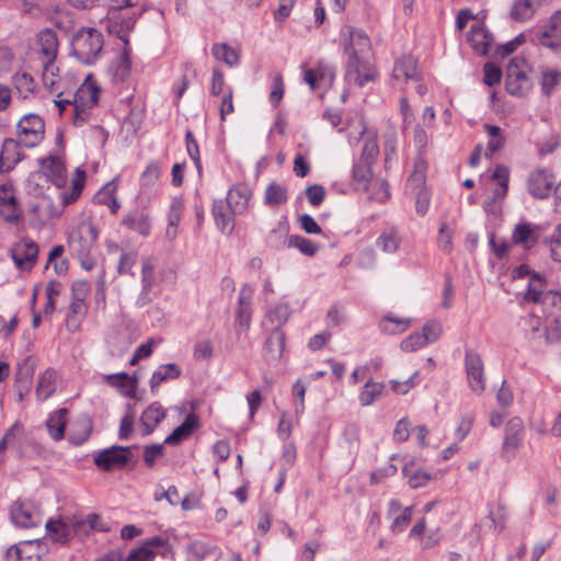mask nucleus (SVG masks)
<instances>
[{
  "mask_svg": "<svg viewBox=\"0 0 561 561\" xmlns=\"http://www.w3.org/2000/svg\"><path fill=\"white\" fill-rule=\"evenodd\" d=\"M540 45L557 49L561 46V10L552 13L547 24L538 35Z\"/></svg>",
  "mask_w": 561,
  "mask_h": 561,
  "instance_id": "16",
  "label": "nucleus"
},
{
  "mask_svg": "<svg viewBox=\"0 0 561 561\" xmlns=\"http://www.w3.org/2000/svg\"><path fill=\"white\" fill-rule=\"evenodd\" d=\"M68 409L60 408L49 415L46 421V427L49 436L58 442L64 438L67 425Z\"/></svg>",
  "mask_w": 561,
  "mask_h": 561,
  "instance_id": "33",
  "label": "nucleus"
},
{
  "mask_svg": "<svg viewBox=\"0 0 561 561\" xmlns=\"http://www.w3.org/2000/svg\"><path fill=\"white\" fill-rule=\"evenodd\" d=\"M392 77L396 80H419L417 62L412 56H403L394 64Z\"/></svg>",
  "mask_w": 561,
  "mask_h": 561,
  "instance_id": "32",
  "label": "nucleus"
},
{
  "mask_svg": "<svg viewBox=\"0 0 561 561\" xmlns=\"http://www.w3.org/2000/svg\"><path fill=\"white\" fill-rule=\"evenodd\" d=\"M211 551V547L203 541H193L186 548L187 561H202Z\"/></svg>",
  "mask_w": 561,
  "mask_h": 561,
  "instance_id": "56",
  "label": "nucleus"
},
{
  "mask_svg": "<svg viewBox=\"0 0 561 561\" xmlns=\"http://www.w3.org/2000/svg\"><path fill=\"white\" fill-rule=\"evenodd\" d=\"M465 366L468 383L471 390L480 396L485 388V377L481 356L473 352H466Z\"/></svg>",
  "mask_w": 561,
  "mask_h": 561,
  "instance_id": "14",
  "label": "nucleus"
},
{
  "mask_svg": "<svg viewBox=\"0 0 561 561\" xmlns=\"http://www.w3.org/2000/svg\"><path fill=\"white\" fill-rule=\"evenodd\" d=\"M285 347V334L282 329H273L264 343V357L267 362L280 358Z\"/></svg>",
  "mask_w": 561,
  "mask_h": 561,
  "instance_id": "26",
  "label": "nucleus"
},
{
  "mask_svg": "<svg viewBox=\"0 0 561 561\" xmlns=\"http://www.w3.org/2000/svg\"><path fill=\"white\" fill-rule=\"evenodd\" d=\"M543 318L546 316L543 314ZM519 327L522 330L528 334L531 335V337H540L542 335H546V331L548 328L561 332V330H558L554 325H551L548 323L547 319H545V324L542 323V320L539 316L533 313L527 314L526 317H523L519 321Z\"/></svg>",
  "mask_w": 561,
  "mask_h": 561,
  "instance_id": "30",
  "label": "nucleus"
},
{
  "mask_svg": "<svg viewBox=\"0 0 561 561\" xmlns=\"http://www.w3.org/2000/svg\"><path fill=\"white\" fill-rule=\"evenodd\" d=\"M539 237L540 227L528 222H518L512 234L513 242L523 245L525 249L535 245Z\"/></svg>",
  "mask_w": 561,
  "mask_h": 561,
  "instance_id": "21",
  "label": "nucleus"
},
{
  "mask_svg": "<svg viewBox=\"0 0 561 561\" xmlns=\"http://www.w3.org/2000/svg\"><path fill=\"white\" fill-rule=\"evenodd\" d=\"M22 142L18 139L7 138L0 151V171H11L23 158Z\"/></svg>",
  "mask_w": 561,
  "mask_h": 561,
  "instance_id": "19",
  "label": "nucleus"
},
{
  "mask_svg": "<svg viewBox=\"0 0 561 561\" xmlns=\"http://www.w3.org/2000/svg\"><path fill=\"white\" fill-rule=\"evenodd\" d=\"M167 411L159 402H152L141 414L140 423L144 427L142 435L151 434L156 427L164 420Z\"/></svg>",
  "mask_w": 561,
  "mask_h": 561,
  "instance_id": "23",
  "label": "nucleus"
},
{
  "mask_svg": "<svg viewBox=\"0 0 561 561\" xmlns=\"http://www.w3.org/2000/svg\"><path fill=\"white\" fill-rule=\"evenodd\" d=\"M483 128L489 136V141L486 145L488 152L485 154L492 156L501 148H503L505 144V138L502 136L501 128L496 125L484 124Z\"/></svg>",
  "mask_w": 561,
  "mask_h": 561,
  "instance_id": "49",
  "label": "nucleus"
},
{
  "mask_svg": "<svg viewBox=\"0 0 561 561\" xmlns=\"http://www.w3.org/2000/svg\"><path fill=\"white\" fill-rule=\"evenodd\" d=\"M383 388V382H375L371 379L368 380L365 383L364 389L358 394V401L360 405H371L375 402V400L382 393Z\"/></svg>",
  "mask_w": 561,
  "mask_h": 561,
  "instance_id": "48",
  "label": "nucleus"
},
{
  "mask_svg": "<svg viewBox=\"0 0 561 561\" xmlns=\"http://www.w3.org/2000/svg\"><path fill=\"white\" fill-rule=\"evenodd\" d=\"M340 42L347 55L345 78L348 82L364 87L375 79V71L369 61L370 38L360 30L344 25L340 31Z\"/></svg>",
  "mask_w": 561,
  "mask_h": 561,
  "instance_id": "1",
  "label": "nucleus"
},
{
  "mask_svg": "<svg viewBox=\"0 0 561 561\" xmlns=\"http://www.w3.org/2000/svg\"><path fill=\"white\" fill-rule=\"evenodd\" d=\"M38 53L42 60L55 61L58 51L57 35L51 30H44L37 35Z\"/></svg>",
  "mask_w": 561,
  "mask_h": 561,
  "instance_id": "27",
  "label": "nucleus"
},
{
  "mask_svg": "<svg viewBox=\"0 0 561 561\" xmlns=\"http://www.w3.org/2000/svg\"><path fill=\"white\" fill-rule=\"evenodd\" d=\"M502 71L499 66L493 62H486L483 67V83L493 87L500 83Z\"/></svg>",
  "mask_w": 561,
  "mask_h": 561,
  "instance_id": "63",
  "label": "nucleus"
},
{
  "mask_svg": "<svg viewBox=\"0 0 561 561\" xmlns=\"http://www.w3.org/2000/svg\"><path fill=\"white\" fill-rule=\"evenodd\" d=\"M137 446H118L113 445L104 448L94 455V463L98 468L103 471H113L116 469H123L134 458L133 450Z\"/></svg>",
  "mask_w": 561,
  "mask_h": 561,
  "instance_id": "7",
  "label": "nucleus"
},
{
  "mask_svg": "<svg viewBox=\"0 0 561 561\" xmlns=\"http://www.w3.org/2000/svg\"><path fill=\"white\" fill-rule=\"evenodd\" d=\"M14 87L18 90L19 94L26 99L30 93L34 91V80L28 73H18L14 76Z\"/></svg>",
  "mask_w": 561,
  "mask_h": 561,
  "instance_id": "57",
  "label": "nucleus"
},
{
  "mask_svg": "<svg viewBox=\"0 0 561 561\" xmlns=\"http://www.w3.org/2000/svg\"><path fill=\"white\" fill-rule=\"evenodd\" d=\"M549 247L553 260L561 262V222L556 227L552 234L545 240Z\"/></svg>",
  "mask_w": 561,
  "mask_h": 561,
  "instance_id": "59",
  "label": "nucleus"
},
{
  "mask_svg": "<svg viewBox=\"0 0 561 561\" xmlns=\"http://www.w3.org/2000/svg\"><path fill=\"white\" fill-rule=\"evenodd\" d=\"M41 170L56 185L65 182V167L57 157H48L41 161Z\"/></svg>",
  "mask_w": 561,
  "mask_h": 561,
  "instance_id": "36",
  "label": "nucleus"
},
{
  "mask_svg": "<svg viewBox=\"0 0 561 561\" xmlns=\"http://www.w3.org/2000/svg\"><path fill=\"white\" fill-rule=\"evenodd\" d=\"M35 545H37V540H27L11 546L5 552L7 561H24L25 550L33 548Z\"/></svg>",
  "mask_w": 561,
  "mask_h": 561,
  "instance_id": "58",
  "label": "nucleus"
},
{
  "mask_svg": "<svg viewBox=\"0 0 561 561\" xmlns=\"http://www.w3.org/2000/svg\"><path fill=\"white\" fill-rule=\"evenodd\" d=\"M100 88L91 79L87 77L84 82L77 89L73 102V124L81 126L88 122L91 108L99 102Z\"/></svg>",
  "mask_w": 561,
  "mask_h": 561,
  "instance_id": "4",
  "label": "nucleus"
},
{
  "mask_svg": "<svg viewBox=\"0 0 561 561\" xmlns=\"http://www.w3.org/2000/svg\"><path fill=\"white\" fill-rule=\"evenodd\" d=\"M404 476L408 478V483L411 488L416 489L424 486L431 479V476L422 470L411 471L409 468L403 469Z\"/></svg>",
  "mask_w": 561,
  "mask_h": 561,
  "instance_id": "62",
  "label": "nucleus"
},
{
  "mask_svg": "<svg viewBox=\"0 0 561 561\" xmlns=\"http://www.w3.org/2000/svg\"><path fill=\"white\" fill-rule=\"evenodd\" d=\"M122 225L133 231L138 232L144 237L149 236L151 229L149 216L145 211L139 209L128 211L124 216Z\"/></svg>",
  "mask_w": 561,
  "mask_h": 561,
  "instance_id": "25",
  "label": "nucleus"
},
{
  "mask_svg": "<svg viewBox=\"0 0 561 561\" xmlns=\"http://www.w3.org/2000/svg\"><path fill=\"white\" fill-rule=\"evenodd\" d=\"M163 444L147 445L144 448V462L147 467L152 468L156 461L163 456Z\"/></svg>",
  "mask_w": 561,
  "mask_h": 561,
  "instance_id": "61",
  "label": "nucleus"
},
{
  "mask_svg": "<svg viewBox=\"0 0 561 561\" xmlns=\"http://www.w3.org/2000/svg\"><path fill=\"white\" fill-rule=\"evenodd\" d=\"M239 213L234 210L226 201H215L213 204V215L217 228L225 234H230L234 229L233 215Z\"/></svg>",
  "mask_w": 561,
  "mask_h": 561,
  "instance_id": "20",
  "label": "nucleus"
},
{
  "mask_svg": "<svg viewBox=\"0 0 561 561\" xmlns=\"http://www.w3.org/2000/svg\"><path fill=\"white\" fill-rule=\"evenodd\" d=\"M45 134V123L37 114H26L16 124V139L25 148L38 146Z\"/></svg>",
  "mask_w": 561,
  "mask_h": 561,
  "instance_id": "9",
  "label": "nucleus"
},
{
  "mask_svg": "<svg viewBox=\"0 0 561 561\" xmlns=\"http://www.w3.org/2000/svg\"><path fill=\"white\" fill-rule=\"evenodd\" d=\"M98 236V229L90 219L78 220L68 230V249L87 271H91L95 265L92 252L96 247Z\"/></svg>",
  "mask_w": 561,
  "mask_h": 561,
  "instance_id": "3",
  "label": "nucleus"
},
{
  "mask_svg": "<svg viewBox=\"0 0 561 561\" xmlns=\"http://www.w3.org/2000/svg\"><path fill=\"white\" fill-rule=\"evenodd\" d=\"M379 146L377 141V137L375 134H368L365 137L363 151L360 156V161L368 162L371 164L374 160L378 157Z\"/></svg>",
  "mask_w": 561,
  "mask_h": 561,
  "instance_id": "53",
  "label": "nucleus"
},
{
  "mask_svg": "<svg viewBox=\"0 0 561 561\" xmlns=\"http://www.w3.org/2000/svg\"><path fill=\"white\" fill-rule=\"evenodd\" d=\"M104 380L108 386L119 389L125 397H136L137 379L127 373L105 375Z\"/></svg>",
  "mask_w": 561,
  "mask_h": 561,
  "instance_id": "28",
  "label": "nucleus"
},
{
  "mask_svg": "<svg viewBox=\"0 0 561 561\" xmlns=\"http://www.w3.org/2000/svg\"><path fill=\"white\" fill-rule=\"evenodd\" d=\"M561 72L557 69L545 68L541 70L540 87L545 95H550L560 84Z\"/></svg>",
  "mask_w": 561,
  "mask_h": 561,
  "instance_id": "52",
  "label": "nucleus"
},
{
  "mask_svg": "<svg viewBox=\"0 0 561 561\" xmlns=\"http://www.w3.org/2000/svg\"><path fill=\"white\" fill-rule=\"evenodd\" d=\"M468 42L478 55L484 56L493 43V35L483 26L473 25L469 31Z\"/></svg>",
  "mask_w": 561,
  "mask_h": 561,
  "instance_id": "22",
  "label": "nucleus"
},
{
  "mask_svg": "<svg viewBox=\"0 0 561 561\" xmlns=\"http://www.w3.org/2000/svg\"><path fill=\"white\" fill-rule=\"evenodd\" d=\"M130 72V59L128 51L125 49L114 66V77L117 80L124 81Z\"/></svg>",
  "mask_w": 561,
  "mask_h": 561,
  "instance_id": "64",
  "label": "nucleus"
},
{
  "mask_svg": "<svg viewBox=\"0 0 561 561\" xmlns=\"http://www.w3.org/2000/svg\"><path fill=\"white\" fill-rule=\"evenodd\" d=\"M527 188L534 197L547 198L556 188V178L547 169H537L528 176Z\"/></svg>",
  "mask_w": 561,
  "mask_h": 561,
  "instance_id": "13",
  "label": "nucleus"
},
{
  "mask_svg": "<svg viewBox=\"0 0 561 561\" xmlns=\"http://www.w3.org/2000/svg\"><path fill=\"white\" fill-rule=\"evenodd\" d=\"M198 426V419L194 413L186 415L184 422L179 425L173 432L164 439L167 445H179L184 439L188 438Z\"/></svg>",
  "mask_w": 561,
  "mask_h": 561,
  "instance_id": "29",
  "label": "nucleus"
},
{
  "mask_svg": "<svg viewBox=\"0 0 561 561\" xmlns=\"http://www.w3.org/2000/svg\"><path fill=\"white\" fill-rule=\"evenodd\" d=\"M528 65L524 58H513L506 68L505 89L513 96H524L533 88L527 75Z\"/></svg>",
  "mask_w": 561,
  "mask_h": 561,
  "instance_id": "6",
  "label": "nucleus"
},
{
  "mask_svg": "<svg viewBox=\"0 0 561 561\" xmlns=\"http://www.w3.org/2000/svg\"><path fill=\"white\" fill-rule=\"evenodd\" d=\"M56 371L54 369H46L38 379L36 387V396L41 401H45L50 398L55 390Z\"/></svg>",
  "mask_w": 561,
  "mask_h": 561,
  "instance_id": "40",
  "label": "nucleus"
},
{
  "mask_svg": "<svg viewBox=\"0 0 561 561\" xmlns=\"http://www.w3.org/2000/svg\"><path fill=\"white\" fill-rule=\"evenodd\" d=\"M545 0H514L511 9V18L517 22L528 21L542 5Z\"/></svg>",
  "mask_w": 561,
  "mask_h": 561,
  "instance_id": "31",
  "label": "nucleus"
},
{
  "mask_svg": "<svg viewBox=\"0 0 561 561\" xmlns=\"http://www.w3.org/2000/svg\"><path fill=\"white\" fill-rule=\"evenodd\" d=\"M514 277H528L524 301L535 305L546 316L548 323L561 330V293L549 289L546 278L523 264L514 271Z\"/></svg>",
  "mask_w": 561,
  "mask_h": 561,
  "instance_id": "2",
  "label": "nucleus"
},
{
  "mask_svg": "<svg viewBox=\"0 0 561 561\" xmlns=\"http://www.w3.org/2000/svg\"><path fill=\"white\" fill-rule=\"evenodd\" d=\"M492 179L497 182V187L493 192V199H501L505 197L508 190L510 170L503 164L495 167Z\"/></svg>",
  "mask_w": 561,
  "mask_h": 561,
  "instance_id": "46",
  "label": "nucleus"
},
{
  "mask_svg": "<svg viewBox=\"0 0 561 561\" xmlns=\"http://www.w3.org/2000/svg\"><path fill=\"white\" fill-rule=\"evenodd\" d=\"M87 310L88 306L85 301L71 299L69 310L66 316V325L69 331L75 332L79 329L81 320L87 314Z\"/></svg>",
  "mask_w": 561,
  "mask_h": 561,
  "instance_id": "38",
  "label": "nucleus"
},
{
  "mask_svg": "<svg viewBox=\"0 0 561 561\" xmlns=\"http://www.w3.org/2000/svg\"><path fill=\"white\" fill-rule=\"evenodd\" d=\"M75 56L83 64L91 65L100 56L103 48V36L95 28L79 31L72 41Z\"/></svg>",
  "mask_w": 561,
  "mask_h": 561,
  "instance_id": "5",
  "label": "nucleus"
},
{
  "mask_svg": "<svg viewBox=\"0 0 561 561\" xmlns=\"http://www.w3.org/2000/svg\"><path fill=\"white\" fill-rule=\"evenodd\" d=\"M211 54L217 60H220L230 67L239 64V54L237 50L225 43L215 44L211 48Z\"/></svg>",
  "mask_w": 561,
  "mask_h": 561,
  "instance_id": "51",
  "label": "nucleus"
},
{
  "mask_svg": "<svg viewBox=\"0 0 561 561\" xmlns=\"http://www.w3.org/2000/svg\"><path fill=\"white\" fill-rule=\"evenodd\" d=\"M251 190L245 185H237L229 190L226 202L239 213L248 208L251 199Z\"/></svg>",
  "mask_w": 561,
  "mask_h": 561,
  "instance_id": "37",
  "label": "nucleus"
},
{
  "mask_svg": "<svg viewBox=\"0 0 561 561\" xmlns=\"http://www.w3.org/2000/svg\"><path fill=\"white\" fill-rule=\"evenodd\" d=\"M371 164L358 160L352 172V179L357 190L367 191L373 179Z\"/></svg>",
  "mask_w": 561,
  "mask_h": 561,
  "instance_id": "39",
  "label": "nucleus"
},
{
  "mask_svg": "<svg viewBox=\"0 0 561 561\" xmlns=\"http://www.w3.org/2000/svg\"><path fill=\"white\" fill-rule=\"evenodd\" d=\"M181 368L178 364L169 363L160 365L152 374L149 383L152 392L164 381L176 379L181 376Z\"/></svg>",
  "mask_w": 561,
  "mask_h": 561,
  "instance_id": "35",
  "label": "nucleus"
},
{
  "mask_svg": "<svg viewBox=\"0 0 561 561\" xmlns=\"http://www.w3.org/2000/svg\"><path fill=\"white\" fill-rule=\"evenodd\" d=\"M75 519V529L78 530L79 535H87L88 533L92 530H106L101 524H100V515L96 513H91L87 515L85 517H82L81 515H73Z\"/></svg>",
  "mask_w": 561,
  "mask_h": 561,
  "instance_id": "42",
  "label": "nucleus"
},
{
  "mask_svg": "<svg viewBox=\"0 0 561 561\" xmlns=\"http://www.w3.org/2000/svg\"><path fill=\"white\" fill-rule=\"evenodd\" d=\"M525 430L520 417H512L505 426L501 456L505 461H511L524 440Z\"/></svg>",
  "mask_w": 561,
  "mask_h": 561,
  "instance_id": "10",
  "label": "nucleus"
},
{
  "mask_svg": "<svg viewBox=\"0 0 561 561\" xmlns=\"http://www.w3.org/2000/svg\"><path fill=\"white\" fill-rule=\"evenodd\" d=\"M0 216L12 225H16L22 218V208L12 183L0 184Z\"/></svg>",
  "mask_w": 561,
  "mask_h": 561,
  "instance_id": "11",
  "label": "nucleus"
},
{
  "mask_svg": "<svg viewBox=\"0 0 561 561\" xmlns=\"http://www.w3.org/2000/svg\"><path fill=\"white\" fill-rule=\"evenodd\" d=\"M407 193L414 197L415 210L420 216H424L430 208L431 195L425 186V164L417 162L413 173L409 176Z\"/></svg>",
  "mask_w": 561,
  "mask_h": 561,
  "instance_id": "8",
  "label": "nucleus"
},
{
  "mask_svg": "<svg viewBox=\"0 0 561 561\" xmlns=\"http://www.w3.org/2000/svg\"><path fill=\"white\" fill-rule=\"evenodd\" d=\"M37 255L38 247L30 239L19 241L11 250L12 260L15 266L21 271L32 270L37 261Z\"/></svg>",
  "mask_w": 561,
  "mask_h": 561,
  "instance_id": "15",
  "label": "nucleus"
},
{
  "mask_svg": "<svg viewBox=\"0 0 561 561\" xmlns=\"http://www.w3.org/2000/svg\"><path fill=\"white\" fill-rule=\"evenodd\" d=\"M43 82L51 92H56L61 87L62 78L59 75V68L55 61L42 60Z\"/></svg>",
  "mask_w": 561,
  "mask_h": 561,
  "instance_id": "41",
  "label": "nucleus"
},
{
  "mask_svg": "<svg viewBox=\"0 0 561 561\" xmlns=\"http://www.w3.org/2000/svg\"><path fill=\"white\" fill-rule=\"evenodd\" d=\"M12 523L21 528L36 527L42 523V516L38 510L25 501H15L10 508Z\"/></svg>",
  "mask_w": 561,
  "mask_h": 561,
  "instance_id": "12",
  "label": "nucleus"
},
{
  "mask_svg": "<svg viewBox=\"0 0 561 561\" xmlns=\"http://www.w3.org/2000/svg\"><path fill=\"white\" fill-rule=\"evenodd\" d=\"M24 433V427L21 423L15 422L11 425L4 433L2 439L0 440V455H2L3 450L7 447H15L20 445L21 438ZM3 462L2 456H0V463Z\"/></svg>",
  "mask_w": 561,
  "mask_h": 561,
  "instance_id": "45",
  "label": "nucleus"
},
{
  "mask_svg": "<svg viewBox=\"0 0 561 561\" xmlns=\"http://www.w3.org/2000/svg\"><path fill=\"white\" fill-rule=\"evenodd\" d=\"M288 248H296L307 256H313L319 250L314 242L301 236H290Z\"/></svg>",
  "mask_w": 561,
  "mask_h": 561,
  "instance_id": "55",
  "label": "nucleus"
},
{
  "mask_svg": "<svg viewBox=\"0 0 561 561\" xmlns=\"http://www.w3.org/2000/svg\"><path fill=\"white\" fill-rule=\"evenodd\" d=\"M397 513L398 515L393 518L390 526L392 533L403 531L412 519V507H405L401 511V503L398 500L392 499L389 502V514L393 515Z\"/></svg>",
  "mask_w": 561,
  "mask_h": 561,
  "instance_id": "34",
  "label": "nucleus"
},
{
  "mask_svg": "<svg viewBox=\"0 0 561 561\" xmlns=\"http://www.w3.org/2000/svg\"><path fill=\"white\" fill-rule=\"evenodd\" d=\"M376 243L386 253L392 254L397 252L400 244L398 231L394 228L382 231L377 238Z\"/></svg>",
  "mask_w": 561,
  "mask_h": 561,
  "instance_id": "50",
  "label": "nucleus"
},
{
  "mask_svg": "<svg viewBox=\"0 0 561 561\" xmlns=\"http://www.w3.org/2000/svg\"><path fill=\"white\" fill-rule=\"evenodd\" d=\"M157 556L154 550H149L147 546H139L129 551L124 561H153Z\"/></svg>",
  "mask_w": 561,
  "mask_h": 561,
  "instance_id": "60",
  "label": "nucleus"
},
{
  "mask_svg": "<svg viewBox=\"0 0 561 561\" xmlns=\"http://www.w3.org/2000/svg\"><path fill=\"white\" fill-rule=\"evenodd\" d=\"M412 320L409 318H398L394 316H386L379 322V329L387 334H399L408 330Z\"/></svg>",
  "mask_w": 561,
  "mask_h": 561,
  "instance_id": "43",
  "label": "nucleus"
},
{
  "mask_svg": "<svg viewBox=\"0 0 561 561\" xmlns=\"http://www.w3.org/2000/svg\"><path fill=\"white\" fill-rule=\"evenodd\" d=\"M115 186L112 183H107L103 188L95 195L99 203L107 204L111 213L116 214L121 207L117 198L114 196Z\"/></svg>",
  "mask_w": 561,
  "mask_h": 561,
  "instance_id": "54",
  "label": "nucleus"
},
{
  "mask_svg": "<svg viewBox=\"0 0 561 561\" xmlns=\"http://www.w3.org/2000/svg\"><path fill=\"white\" fill-rule=\"evenodd\" d=\"M290 313L289 305L287 302H280L268 310L266 318L274 327L273 329H280L288 321Z\"/></svg>",
  "mask_w": 561,
  "mask_h": 561,
  "instance_id": "47",
  "label": "nucleus"
},
{
  "mask_svg": "<svg viewBox=\"0 0 561 561\" xmlns=\"http://www.w3.org/2000/svg\"><path fill=\"white\" fill-rule=\"evenodd\" d=\"M45 527L47 535L55 542L66 543L72 536L79 535L78 530L75 529L73 515L65 519H49Z\"/></svg>",
  "mask_w": 561,
  "mask_h": 561,
  "instance_id": "18",
  "label": "nucleus"
},
{
  "mask_svg": "<svg viewBox=\"0 0 561 561\" xmlns=\"http://www.w3.org/2000/svg\"><path fill=\"white\" fill-rule=\"evenodd\" d=\"M288 199L287 187L277 182L267 185L264 193V202L267 206H278L285 204Z\"/></svg>",
  "mask_w": 561,
  "mask_h": 561,
  "instance_id": "44",
  "label": "nucleus"
},
{
  "mask_svg": "<svg viewBox=\"0 0 561 561\" xmlns=\"http://www.w3.org/2000/svg\"><path fill=\"white\" fill-rule=\"evenodd\" d=\"M289 225L287 220H279L265 237V243L274 250H283L289 247Z\"/></svg>",
  "mask_w": 561,
  "mask_h": 561,
  "instance_id": "24",
  "label": "nucleus"
},
{
  "mask_svg": "<svg viewBox=\"0 0 561 561\" xmlns=\"http://www.w3.org/2000/svg\"><path fill=\"white\" fill-rule=\"evenodd\" d=\"M253 289L248 284L243 285L239 293L238 309L236 312V328L238 333L248 331L251 324V299Z\"/></svg>",
  "mask_w": 561,
  "mask_h": 561,
  "instance_id": "17",
  "label": "nucleus"
}]
</instances>
